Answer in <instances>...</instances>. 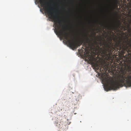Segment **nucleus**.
I'll use <instances>...</instances> for the list:
<instances>
[{
    "label": "nucleus",
    "instance_id": "obj_1",
    "mask_svg": "<svg viewBox=\"0 0 131 131\" xmlns=\"http://www.w3.org/2000/svg\"><path fill=\"white\" fill-rule=\"evenodd\" d=\"M128 72H124L119 75L116 80H114L113 79H109V84L110 85L105 88V90L107 91L112 90H116L119 87L124 86H131V63L128 66Z\"/></svg>",
    "mask_w": 131,
    "mask_h": 131
},
{
    "label": "nucleus",
    "instance_id": "obj_2",
    "mask_svg": "<svg viewBox=\"0 0 131 131\" xmlns=\"http://www.w3.org/2000/svg\"><path fill=\"white\" fill-rule=\"evenodd\" d=\"M127 22L124 23V31H127L124 32L125 37L124 38V41H131V11L129 12L128 15Z\"/></svg>",
    "mask_w": 131,
    "mask_h": 131
},
{
    "label": "nucleus",
    "instance_id": "obj_3",
    "mask_svg": "<svg viewBox=\"0 0 131 131\" xmlns=\"http://www.w3.org/2000/svg\"><path fill=\"white\" fill-rule=\"evenodd\" d=\"M92 65L97 70L99 69L100 72H101V74L102 75H103V74H105L107 71V67L106 64H102L101 67L100 68V66L97 63H95L94 62H92Z\"/></svg>",
    "mask_w": 131,
    "mask_h": 131
},
{
    "label": "nucleus",
    "instance_id": "obj_4",
    "mask_svg": "<svg viewBox=\"0 0 131 131\" xmlns=\"http://www.w3.org/2000/svg\"><path fill=\"white\" fill-rule=\"evenodd\" d=\"M82 49H84L85 50H86V49L85 48L84 49V48L83 46L82 47L81 49H78V52H79L80 51H81L82 52H83L84 51V50H82Z\"/></svg>",
    "mask_w": 131,
    "mask_h": 131
},
{
    "label": "nucleus",
    "instance_id": "obj_5",
    "mask_svg": "<svg viewBox=\"0 0 131 131\" xmlns=\"http://www.w3.org/2000/svg\"><path fill=\"white\" fill-rule=\"evenodd\" d=\"M60 124H61V123L60 122H56L55 123V124L56 125V126L58 127H60Z\"/></svg>",
    "mask_w": 131,
    "mask_h": 131
},
{
    "label": "nucleus",
    "instance_id": "obj_6",
    "mask_svg": "<svg viewBox=\"0 0 131 131\" xmlns=\"http://www.w3.org/2000/svg\"><path fill=\"white\" fill-rule=\"evenodd\" d=\"M114 3L115 4L116 6V7L118 8V6H117V3H118V2L117 0H115L114 1Z\"/></svg>",
    "mask_w": 131,
    "mask_h": 131
},
{
    "label": "nucleus",
    "instance_id": "obj_7",
    "mask_svg": "<svg viewBox=\"0 0 131 131\" xmlns=\"http://www.w3.org/2000/svg\"><path fill=\"white\" fill-rule=\"evenodd\" d=\"M88 40H89V43H92L93 45V43H92V40H93V39H92V40H90V39L89 38L88 39Z\"/></svg>",
    "mask_w": 131,
    "mask_h": 131
},
{
    "label": "nucleus",
    "instance_id": "obj_8",
    "mask_svg": "<svg viewBox=\"0 0 131 131\" xmlns=\"http://www.w3.org/2000/svg\"><path fill=\"white\" fill-rule=\"evenodd\" d=\"M84 46L85 47H86V48L87 47V45L86 43H84L83 45V46Z\"/></svg>",
    "mask_w": 131,
    "mask_h": 131
},
{
    "label": "nucleus",
    "instance_id": "obj_9",
    "mask_svg": "<svg viewBox=\"0 0 131 131\" xmlns=\"http://www.w3.org/2000/svg\"><path fill=\"white\" fill-rule=\"evenodd\" d=\"M71 123V122H69L68 123H67L69 125Z\"/></svg>",
    "mask_w": 131,
    "mask_h": 131
},
{
    "label": "nucleus",
    "instance_id": "obj_10",
    "mask_svg": "<svg viewBox=\"0 0 131 131\" xmlns=\"http://www.w3.org/2000/svg\"><path fill=\"white\" fill-rule=\"evenodd\" d=\"M95 43L96 44H97V42L96 41H95Z\"/></svg>",
    "mask_w": 131,
    "mask_h": 131
},
{
    "label": "nucleus",
    "instance_id": "obj_11",
    "mask_svg": "<svg viewBox=\"0 0 131 131\" xmlns=\"http://www.w3.org/2000/svg\"><path fill=\"white\" fill-rule=\"evenodd\" d=\"M89 58H89L88 59H89V60L90 61V60H91V59H90V58Z\"/></svg>",
    "mask_w": 131,
    "mask_h": 131
},
{
    "label": "nucleus",
    "instance_id": "obj_12",
    "mask_svg": "<svg viewBox=\"0 0 131 131\" xmlns=\"http://www.w3.org/2000/svg\"><path fill=\"white\" fill-rule=\"evenodd\" d=\"M67 121H68V119H67Z\"/></svg>",
    "mask_w": 131,
    "mask_h": 131
},
{
    "label": "nucleus",
    "instance_id": "obj_13",
    "mask_svg": "<svg viewBox=\"0 0 131 131\" xmlns=\"http://www.w3.org/2000/svg\"><path fill=\"white\" fill-rule=\"evenodd\" d=\"M85 53V52H84V53Z\"/></svg>",
    "mask_w": 131,
    "mask_h": 131
}]
</instances>
